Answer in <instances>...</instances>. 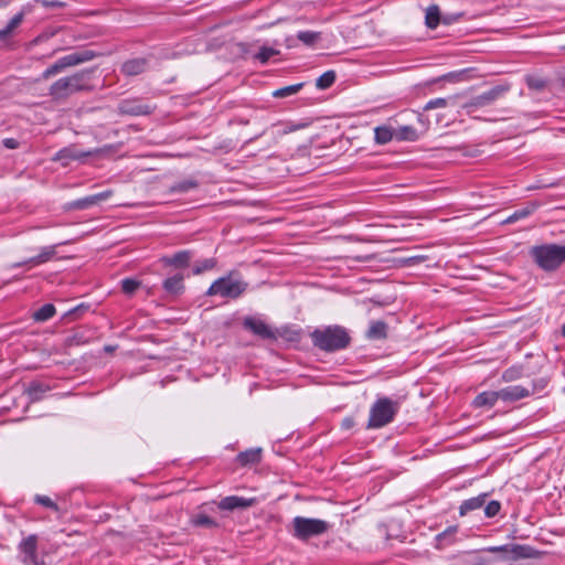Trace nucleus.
Listing matches in <instances>:
<instances>
[{
	"label": "nucleus",
	"mask_w": 565,
	"mask_h": 565,
	"mask_svg": "<svg viewBox=\"0 0 565 565\" xmlns=\"http://www.w3.org/2000/svg\"><path fill=\"white\" fill-rule=\"evenodd\" d=\"M96 67L81 70L70 76H65L55 81L49 88V95L54 100L66 99L70 96L92 92L95 88L93 77Z\"/></svg>",
	"instance_id": "nucleus-1"
},
{
	"label": "nucleus",
	"mask_w": 565,
	"mask_h": 565,
	"mask_svg": "<svg viewBox=\"0 0 565 565\" xmlns=\"http://www.w3.org/2000/svg\"><path fill=\"white\" fill-rule=\"evenodd\" d=\"M312 344L324 352H338L345 350L351 344L349 331L339 324L317 328L310 333Z\"/></svg>",
	"instance_id": "nucleus-2"
},
{
	"label": "nucleus",
	"mask_w": 565,
	"mask_h": 565,
	"mask_svg": "<svg viewBox=\"0 0 565 565\" xmlns=\"http://www.w3.org/2000/svg\"><path fill=\"white\" fill-rule=\"evenodd\" d=\"M532 262L545 273H554L565 264V244L544 243L529 249Z\"/></svg>",
	"instance_id": "nucleus-3"
},
{
	"label": "nucleus",
	"mask_w": 565,
	"mask_h": 565,
	"mask_svg": "<svg viewBox=\"0 0 565 565\" xmlns=\"http://www.w3.org/2000/svg\"><path fill=\"white\" fill-rule=\"evenodd\" d=\"M401 404L390 397L376 398L370 408V417L366 428H382L392 423L399 412Z\"/></svg>",
	"instance_id": "nucleus-4"
},
{
	"label": "nucleus",
	"mask_w": 565,
	"mask_h": 565,
	"mask_svg": "<svg viewBox=\"0 0 565 565\" xmlns=\"http://www.w3.org/2000/svg\"><path fill=\"white\" fill-rule=\"evenodd\" d=\"M291 526V530H289L290 534L302 542L322 535L331 527L330 523L324 520L299 515L292 519Z\"/></svg>",
	"instance_id": "nucleus-5"
},
{
	"label": "nucleus",
	"mask_w": 565,
	"mask_h": 565,
	"mask_svg": "<svg viewBox=\"0 0 565 565\" xmlns=\"http://www.w3.org/2000/svg\"><path fill=\"white\" fill-rule=\"evenodd\" d=\"M100 54L96 51L83 49L74 51L67 55H64L60 58H57L52 65L46 67L42 74L40 79H49L52 76H55L56 74L63 72L67 67H73L86 62H89L94 60L95 57L99 56Z\"/></svg>",
	"instance_id": "nucleus-6"
},
{
	"label": "nucleus",
	"mask_w": 565,
	"mask_h": 565,
	"mask_svg": "<svg viewBox=\"0 0 565 565\" xmlns=\"http://www.w3.org/2000/svg\"><path fill=\"white\" fill-rule=\"evenodd\" d=\"M510 90L511 85L509 83L494 85L490 87L488 90L479 95L472 96L462 105V109L468 116L477 118V116H475V113L479 108L491 106L498 99L503 98Z\"/></svg>",
	"instance_id": "nucleus-7"
},
{
	"label": "nucleus",
	"mask_w": 565,
	"mask_h": 565,
	"mask_svg": "<svg viewBox=\"0 0 565 565\" xmlns=\"http://www.w3.org/2000/svg\"><path fill=\"white\" fill-rule=\"evenodd\" d=\"M247 287L248 284L246 281L232 280L231 275H228L214 280L206 290L205 295H220L224 298L237 299L246 291Z\"/></svg>",
	"instance_id": "nucleus-8"
},
{
	"label": "nucleus",
	"mask_w": 565,
	"mask_h": 565,
	"mask_svg": "<svg viewBox=\"0 0 565 565\" xmlns=\"http://www.w3.org/2000/svg\"><path fill=\"white\" fill-rule=\"evenodd\" d=\"M17 550L18 557L23 565H44V559L39 553V536L36 534L23 537Z\"/></svg>",
	"instance_id": "nucleus-9"
},
{
	"label": "nucleus",
	"mask_w": 565,
	"mask_h": 565,
	"mask_svg": "<svg viewBox=\"0 0 565 565\" xmlns=\"http://www.w3.org/2000/svg\"><path fill=\"white\" fill-rule=\"evenodd\" d=\"M156 105L145 103L141 97L125 98L117 105V113L120 116H149L156 110Z\"/></svg>",
	"instance_id": "nucleus-10"
},
{
	"label": "nucleus",
	"mask_w": 565,
	"mask_h": 565,
	"mask_svg": "<svg viewBox=\"0 0 565 565\" xmlns=\"http://www.w3.org/2000/svg\"><path fill=\"white\" fill-rule=\"evenodd\" d=\"M243 328L263 340H277V333L264 320L255 316L243 319Z\"/></svg>",
	"instance_id": "nucleus-11"
},
{
	"label": "nucleus",
	"mask_w": 565,
	"mask_h": 565,
	"mask_svg": "<svg viewBox=\"0 0 565 565\" xmlns=\"http://www.w3.org/2000/svg\"><path fill=\"white\" fill-rule=\"evenodd\" d=\"M110 191H104L99 192L93 195H88L85 198H81L74 201H70L63 204L62 209L64 212L70 211H82L87 210L105 200H107L110 196Z\"/></svg>",
	"instance_id": "nucleus-12"
},
{
	"label": "nucleus",
	"mask_w": 565,
	"mask_h": 565,
	"mask_svg": "<svg viewBox=\"0 0 565 565\" xmlns=\"http://www.w3.org/2000/svg\"><path fill=\"white\" fill-rule=\"evenodd\" d=\"M194 256L193 250L182 249L171 255H164L160 257L159 262L166 268L185 269L190 266V263Z\"/></svg>",
	"instance_id": "nucleus-13"
},
{
	"label": "nucleus",
	"mask_w": 565,
	"mask_h": 565,
	"mask_svg": "<svg viewBox=\"0 0 565 565\" xmlns=\"http://www.w3.org/2000/svg\"><path fill=\"white\" fill-rule=\"evenodd\" d=\"M63 244L64 243H58V244H54V245L44 246L41 248L40 254H38L36 256H33V257H30L25 260L14 263L11 265V268H20L23 266L33 267V266H39L44 263H47L55 257L56 247L60 245H63Z\"/></svg>",
	"instance_id": "nucleus-14"
},
{
	"label": "nucleus",
	"mask_w": 565,
	"mask_h": 565,
	"mask_svg": "<svg viewBox=\"0 0 565 565\" xmlns=\"http://www.w3.org/2000/svg\"><path fill=\"white\" fill-rule=\"evenodd\" d=\"M536 386L533 384L532 388L522 385H511L499 390L500 399L505 403H514L530 395L534 394Z\"/></svg>",
	"instance_id": "nucleus-15"
},
{
	"label": "nucleus",
	"mask_w": 565,
	"mask_h": 565,
	"mask_svg": "<svg viewBox=\"0 0 565 565\" xmlns=\"http://www.w3.org/2000/svg\"><path fill=\"white\" fill-rule=\"evenodd\" d=\"M509 550L510 555L503 556V559L510 562L526 558H540L542 554L539 550L527 544H511Z\"/></svg>",
	"instance_id": "nucleus-16"
},
{
	"label": "nucleus",
	"mask_w": 565,
	"mask_h": 565,
	"mask_svg": "<svg viewBox=\"0 0 565 565\" xmlns=\"http://www.w3.org/2000/svg\"><path fill=\"white\" fill-rule=\"evenodd\" d=\"M184 278L182 273H175L162 281V289L169 296L179 297L185 290Z\"/></svg>",
	"instance_id": "nucleus-17"
},
{
	"label": "nucleus",
	"mask_w": 565,
	"mask_h": 565,
	"mask_svg": "<svg viewBox=\"0 0 565 565\" xmlns=\"http://www.w3.org/2000/svg\"><path fill=\"white\" fill-rule=\"evenodd\" d=\"M149 60L146 57H134L125 61L120 66V72L128 77L137 76L147 71Z\"/></svg>",
	"instance_id": "nucleus-18"
},
{
	"label": "nucleus",
	"mask_w": 565,
	"mask_h": 565,
	"mask_svg": "<svg viewBox=\"0 0 565 565\" xmlns=\"http://www.w3.org/2000/svg\"><path fill=\"white\" fill-rule=\"evenodd\" d=\"M253 499H246L237 495H228L223 498L217 507L224 511H233L235 509H246L253 505Z\"/></svg>",
	"instance_id": "nucleus-19"
},
{
	"label": "nucleus",
	"mask_w": 565,
	"mask_h": 565,
	"mask_svg": "<svg viewBox=\"0 0 565 565\" xmlns=\"http://www.w3.org/2000/svg\"><path fill=\"white\" fill-rule=\"evenodd\" d=\"M500 399L499 391H484L479 393L472 401L473 408H492Z\"/></svg>",
	"instance_id": "nucleus-20"
},
{
	"label": "nucleus",
	"mask_w": 565,
	"mask_h": 565,
	"mask_svg": "<svg viewBox=\"0 0 565 565\" xmlns=\"http://www.w3.org/2000/svg\"><path fill=\"white\" fill-rule=\"evenodd\" d=\"M88 153L79 152L76 150L75 147L68 146L64 147L61 150H58L53 160L60 161L62 166L66 167L74 160H81L82 158L86 157Z\"/></svg>",
	"instance_id": "nucleus-21"
},
{
	"label": "nucleus",
	"mask_w": 565,
	"mask_h": 565,
	"mask_svg": "<svg viewBox=\"0 0 565 565\" xmlns=\"http://www.w3.org/2000/svg\"><path fill=\"white\" fill-rule=\"evenodd\" d=\"M260 460L262 448H249L247 450L241 451L235 459V461L242 467L259 463Z\"/></svg>",
	"instance_id": "nucleus-22"
},
{
	"label": "nucleus",
	"mask_w": 565,
	"mask_h": 565,
	"mask_svg": "<svg viewBox=\"0 0 565 565\" xmlns=\"http://www.w3.org/2000/svg\"><path fill=\"white\" fill-rule=\"evenodd\" d=\"M540 204L537 202H529L525 206L515 210L511 215H509L502 223L503 224H512L520 220L526 218L532 215Z\"/></svg>",
	"instance_id": "nucleus-23"
},
{
	"label": "nucleus",
	"mask_w": 565,
	"mask_h": 565,
	"mask_svg": "<svg viewBox=\"0 0 565 565\" xmlns=\"http://www.w3.org/2000/svg\"><path fill=\"white\" fill-rule=\"evenodd\" d=\"M51 391V386L42 381H31L26 387V394L32 402L43 398L46 392Z\"/></svg>",
	"instance_id": "nucleus-24"
},
{
	"label": "nucleus",
	"mask_w": 565,
	"mask_h": 565,
	"mask_svg": "<svg viewBox=\"0 0 565 565\" xmlns=\"http://www.w3.org/2000/svg\"><path fill=\"white\" fill-rule=\"evenodd\" d=\"M487 497L488 493H480L477 497L463 500L459 507V515L463 516L471 511L480 509L484 504Z\"/></svg>",
	"instance_id": "nucleus-25"
},
{
	"label": "nucleus",
	"mask_w": 565,
	"mask_h": 565,
	"mask_svg": "<svg viewBox=\"0 0 565 565\" xmlns=\"http://www.w3.org/2000/svg\"><path fill=\"white\" fill-rule=\"evenodd\" d=\"M458 531L457 525L448 526L443 532L438 533L435 537L436 540V548L443 550L446 546H449L455 543L456 541V533Z\"/></svg>",
	"instance_id": "nucleus-26"
},
{
	"label": "nucleus",
	"mask_w": 565,
	"mask_h": 565,
	"mask_svg": "<svg viewBox=\"0 0 565 565\" xmlns=\"http://www.w3.org/2000/svg\"><path fill=\"white\" fill-rule=\"evenodd\" d=\"M387 323L382 320L371 321L366 331V338L375 341L384 340L387 338Z\"/></svg>",
	"instance_id": "nucleus-27"
},
{
	"label": "nucleus",
	"mask_w": 565,
	"mask_h": 565,
	"mask_svg": "<svg viewBox=\"0 0 565 565\" xmlns=\"http://www.w3.org/2000/svg\"><path fill=\"white\" fill-rule=\"evenodd\" d=\"M395 140L397 141H417L419 139L418 131L413 126H398L394 129Z\"/></svg>",
	"instance_id": "nucleus-28"
},
{
	"label": "nucleus",
	"mask_w": 565,
	"mask_h": 565,
	"mask_svg": "<svg viewBox=\"0 0 565 565\" xmlns=\"http://www.w3.org/2000/svg\"><path fill=\"white\" fill-rule=\"evenodd\" d=\"M395 139L394 128L388 126H379L374 129V140L379 145H386Z\"/></svg>",
	"instance_id": "nucleus-29"
},
{
	"label": "nucleus",
	"mask_w": 565,
	"mask_h": 565,
	"mask_svg": "<svg viewBox=\"0 0 565 565\" xmlns=\"http://www.w3.org/2000/svg\"><path fill=\"white\" fill-rule=\"evenodd\" d=\"M199 186V182L195 179H183L174 182L170 188V193H188Z\"/></svg>",
	"instance_id": "nucleus-30"
},
{
	"label": "nucleus",
	"mask_w": 565,
	"mask_h": 565,
	"mask_svg": "<svg viewBox=\"0 0 565 565\" xmlns=\"http://www.w3.org/2000/svg\"><path fill=\"white\" fill-rule=\"evenodd\" d=\"M217 265V259L214 257L196 260L192 266V275L199 276L206 271L213 270Z\"/></svg>",
	"instance_id": "nucleus-31"
},
{
	"label": "nucleus",
	"mask_w": 565,
	"mask_h": 565,
	"mask_svg": "<svg viewBox=\"0 0 565 565\" xmlns=\"http://www.w3.org/2000/svg\"><path fill=\"white\" fill-rule=\"evenodd\" d=\"M441 21V14L437 4H431L426 10L425 24L428 29H436Z\"/></svg>",
	"instance_id": "nucleus-32"
},
{
	"label": "nucleus",
	"mask_w": 565,
	"mask_h": 565,
	"mask_svg": "<svg viewBox=\"0 0 565 565\" xmlns=\"http://www.w3.org/2000/svg\"><path fill=\"white\" fill-rule=\"evenodd\" d=\"M277 333V339L281 338L286 342L289 343H299L301 341V331L291 329L289 327H284L281 329L275 330Z\"/></svg>",
	"instance_id": "nucleus-33"
},
{
	"label": "nucleus",
	"mask_w": 565,
	"mask_h": 565,
	"mask_svg": "<svg viewBox=\"0 0 565 565\" xmlns=\"http://www.w3.org/2000/svg\"><path fill=\"white\" fill-rule=\"evenodd\" d=\"M524 82L529 89L535 92L544 90L548 83L546 78L533 74L525 75Z\"/></svg>",
	"instance_id": "nucleus-34"
},
{
	"label": "nucleus",
	"mask_w": 565,
	"mask_h": 565,
	"mask_svg": "<svg viewBox=\"0 0 565 565\" xmlns=\"http://www.w3.org/2000/svg\"><path fill=\"white\" fill-rule=\"evenodd\" d=\"M23 17L24 13L19 12L11 18L6 28L0 30V41H4L7 38L10 36L13 30L21 24V22L23 21Z\"/></svg>",
	"instance_id": "nucleus-35"
},
{
	"label": "nucleus",
	"mask_w": 565,
	"mask_h": 565,
	"mask_svg": "<svg viewBox=\"0 0 565 565\" xmlns=\"http://www.w3.org/2000/svg\"><path fill=\"white\" fill-rule=\"evenodd\" d=\"M56 309L53 303H45L33 313V319L38 322H44L54 317Z\"/></svg>",
	"instance_id": "nucleus-36"
},
{
	"label": "nucleus",
	"mask_w": 565,
	"mask_h": 565,
	"mask_svg": "<svg viewBox=\"0 0 565 565\" xmlns=\"http://www.w3.org/2000/svg\"><path fill=\"white\" fill-rule=\"evenodd\" d=\"M335 79L337 73L333 70H329L317 78L316 86L319 89H328L334 84Z\"/></svg>",
	"instance_id": "nucleus-37"
},
{
	"label": "nucleus",
	"mask_w": 565,
	"mask_h": 565,
	"mask_svg": "<svg viewBox=\"0 0 565 565\" xmlns=\"http://www.w3.org/2000/svg\"><path fill=\"white\" fill-rule=\"evenodd\" d=\"M191 522L196 527L212 529V527L218 526V523L216 522V520H214L213 518H211L204 513H199V514L194 515L192 518Z\"/></svg>",
	"instance_id": "nucleus-38"
},
{
	"label": "nucleus",
	"mask_w": 565,
	"mask_h": 565,
	"mask_svg": "<svg viewBox=\"0 0 565 565\" xmlns=\"http://www.w3.org/2000/svg\"><path fill=\"white\" fill-rule=\"evenodd\" d=\"M297 39L305 45L312 46L321 39V33L311 30L299 31L297 33Z\"/></svg>",
	"instance_id": "nucleus-39"
},
{
	"label": "nucleus",
	"mask_w": 565,
	"mask_h": 565,
	"mask_svg": "<svg viewBox=\"0 0 565 565\" xmlns=\"http://www.w3.org/2000/svg\"><path fill=\"white\" fill-rule=\"evenodd\" d=\"M120 285H121V291L128 296V297H131L134 296V294L139 289V287L141 286V281L136 279V278H131V277H127V278H124L121 281H120Z\"/></svg>",
	"instance_id": "nucleus-40"
},
{
	"label": "nucleus",
	"mask_w": 565,
	"mask_h": 565,
	"mask_svg": "<svg viewBox=\"0 0 565 565\" xmlns=\"http://www.w3.org/2000/svg\"><path fill=\"white\" fill-rule=\"evenodd\" d=\"M303 85H305V83H297V84H292V85H288V86L278 88L273 93V96L275 98L288 97L290 95L297 94L303 87Z\"/></svg>",
	"instance_id": "nucleus-41"
},
{
	"label": "nucleus",
	"mask_w": 565,
	"mask_h": 565,
	"mask_svg": "<svg viewBox=\"0 0 565 565\" xmlns=\"http://www.w3.org/2000/svg\"><path fill=\"white\" fill-rule=\"evenodd\" d=\"M523 376V367L513 365L511 367H508L502 373V381L504 382H513Z\"/></svg>",
	"instance_id": "nucleus-42"
},
{
	"label": "nucleus",
	"mask_w": 565,
	"mask_h": 565,
	"mask_svg": "<svg viewBox=\"0 0 565 565\" xmlns=\"http://www.w3.org/2000/svg\"><path fill=\"white\" fill-rule=\"evenodd\" d=\"M279 52L274 47L262 46L259 51L255 54V58L258 60L262 64H266L270 57L277 55Z\"/></svg>",
	"instance_id": "nucleus-43"
},
{
	"label": "nucleus",
	"mask_w": 565,
	"mask_h": 565,
	"mask_svg": "<svg viewBox=\"0 0 565 565\" xmlns=\"http://www.w3.org/2000/svg\"><path fill=\"white\" fill-rule=\"evenodd\" d=\"M90 308L87 303H79L78 306L70 309L64 313V318L68 320H76L78 319L84 312L88 311Z\"/></svg>",
	"instance_id": "nucleus-44"
},
{
	"label": "nucleus",
	"mask_w": 565,
	"mask_h": 565,
	"mask_svg": "<svg viewBox=\"0 0 565 565\" xmlns=\"http://www.w3.org/2000/svg\"><path fill=\"white\" fill-rule=\"evenodd\" d=\"M34 502L36 504H40V505H43L47 509H51L55 512L58 511V505L47 495H43V494H36L34 497Z\"/></svg>",
	"instance_id": "nucleus-45"
},
{
	"label": "nucleus",
	"mask_w": 565,
	"mask_h": 565,
	"mask_svg": "<svg viewBox=\"0 0 565 565\" xmlns=\"http://www.w3.org/2000/svg\"><path fill=\"white\" fill-rule=\"evenodd\" d=\"M501 510V503L498 500H491L484 507V515L489 519L494 518L499 514Z\"/></svg>",
	"instance_id": "nucleus-46"
},
{
	"label": "nucleus",
	"mask_w": 565,
	"mask_h": 565,
	"mask_svg": "<svg viewBox=\"0 0 565 565\" xmlns=\"http://www.w3.org/2000/svg\"><path fill=\"white\" fill-rule=\"evenodd\" d=\"M447 106H448V99L438 97V98H434V99H430L429 102H427L426 105L424 106L423 110L427 111V110L436 109V108H445Z\"/></svg>",
	"instance_id": "nucleus-47"
},
{
	"label": "nucleus",
	"mask_w": 565,
	"mask_h": 565,
	"mask_svg": "<svg viewBox=\"0 0 565 565\" xmlns=\"http://www.w3.org/2000/svg\"><path fill=\"white\" fill-rule=\"evenodd\" d=\"M509 547H511V544H504V545H499V546H489V547L484 548V551L492 553V554L501 553L502 557H503L505 555H510Z\"/></svg>",
	"instance_id": "nucleus-48"
},
{
	"label": "nucleus",
	"mask_w": 565,
	"mask_h": 565,
	"mask_svg": "<svg viewBox=\"0 0 565 565\" xmlns=\"http://www.w3.org/2000/svg\"><path fill=\"white\" fill-rule=\"evenodd\" d=\"M41 3L44 8H64L66 6L65 2L60 0H41Z\"/></svg>",
	"instance_id": "nucleus-49"
},
{
	"label": "nucleus",
	"mask_w": 565,
	"mask_h": 565,
	"mask_svg": "<svg viewBox=\"0 0 565 565\" xmlns=\"http://www.w3.org/2000/svg\"><path fill=\"white\" fill-rule=\"evenodd\" d=\"M355 426V419L353 416H347L341 422V429L350 430Z\"/></svg>",
	"instance_id": "nucleus-50"
},
{
	"label": "nucleus",
	"mask_w": 565,
	"mask_h": 565,
	"mask_svg": "<svg viewBox=\"0 0 565 565\" xmlns=\"http://www.w3.org/2000/svg\"><path fill=\"white\" fill-rule=\"evenodd\" d=\"M2 143L7 149H17L20 146V142L14 138H6Z\"/></svg>",
	"instance_id": "nucleus-51"
},
{
	"label": "nucleus",
	"mask_w": 565,
	"mask_h": 565,
	"mask_svg": "<svg viewBox=\"0 0 565 565\" xmlns=\"http://www.w3.org/2000/svg\"><path fill=\"white\" fill-rule=\"evenodd\" d=\"M417 120L424 126L425 130L428 128L429 120L422 114H417Z\"/></svg>",
	"instance_id": "nucleus-52"
},
{
	"label": "nucleus",
	"mask_w": 565,
	"mask_h": 565,
	"mask_svg": "<svg viewBox=\"0 0 565 565\" xmlns=\"http://www.w3.org/2000/svg\"><path fill=\"white\" fill-rule=\"evenodd\" d=\"M459 17H462V13L457 14L456 18H452L449 15H444V17H441V20L445 24H450L452 21L457 20Z\"/></svg>",
	"instance_id": "nucleus-53"
},
{
	"label": "nucleus",
	"mask_w": 565,
	"mask_h": 565,
	"mask_svg": "<svg viewBox=\"0 0 565 565\" xmlns=\"http://www.w3.org/2000/svg\"><path fill=\"white\" fill-rule=\"evenodd\" d=\"M232 122H236L238 125H248L249 120L247 118L237 116V117L232 119Z\"/></svg>",
	"instance_id": "nucleus-54"
},
{
	"label": "nucleus",
	"mask_w": 565,
	"mask_h": 565,
	"mask_svg": "<svg viewBox=\"0 0 565 565\" xmlns=\"http://www.w3.org/2000/svg\"><path fill=\"white\" fill-rule=\"evenodd\" d=\"M263 135H264V131H262L260 134L256 135L254 138H250L248 141H253V140L259 138Z\"/></svg>",
	"instance_id": "nucleus-55"
},
{
	"label": "nucleus",
	"mask_w": 565,
	"mask_h": 565,
	"mask_svg": "<svg viewBox=\"0 0 565 565\" xmlns=\"http://www.w3.org/2000/svg\"><path fill=\"white\" fill-rule=\"evenodd\" d=\"M562 334H563V337H565V323L562 327Z\"/></svg>",
	"instance_id": "nucleus-56"
},
{
	"label": "nucleus",
	"mask_w": 565,
	"mask_h": 565,
	"mask_svg": "<svg viewBox=\"0 0 565 565\" xmlns=\"http://www.w3.org/2000/svg\"><path fill=\"white\" fill-rule=\"evenodd\" d=\"M562 86L565 88V76L562 78Z\"/></svg>",
	"instance_id": "nucleus-57"
},
{
	"label": "nucleus",
	"mask_w": 565,
	"mask_h": 565,
	"mask_svg": "<svg viewBox=\"0 0 565 565\" xmlns=\"http://www.w3.org/2000/svg\"><path fill=\"white\" fill-rule=\"evenodd\" d=\"M113 349L110 347H106V351H111Z\"/></svg>",
	"instance_id": "nucleus-58"
},
{
	"label": "nucleus",
	"mask_w": 565,
	"mask_h": 565,
	"mask_svg": "<svg viewBox=\"0 0 565 565\" xmlns=\"http://www.w3.org/2000/svg\"><path fill=\"white\" fill-rule=\"evenodd\" d=\"M562 49L565 51V45H564V46H562Z\"/></svg>",
	"instance_id": "nucleus-59"
}]
</instances>
